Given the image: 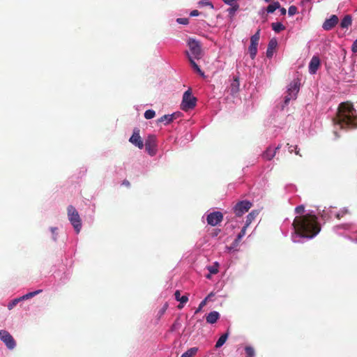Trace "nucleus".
<instances>
[{
	"label": "nucleus",
	"mask_w": 357,
	"mask_h": 357,
	"mask_svg": "<svg viewBox=\"0 0 357 357\" xmlns=\"http://www.w3.org/2000/svg\"><path fill=\"white\" fill-rule=\"evenodd\" d=\"M294 151L296 155H299V156H302L301 154L300 153V150L298 148L297 145L294 146Z\"/></svg>",
	"instance_id": "obj_44"
},
{
	"label": "nucleus",
	"mask_w": 357,
	"mask_h": 357,
	"mask_svg": "<svg viewBox=\"0 0 357 357\" xmlns=\"http://www.w3.org/2000/svg\"><path fill=\"white\" fill-rule=\"evenodd\" d=\"M260 38V29H258L257 32L251 36L250 38V43L255 44L258 45V43Z\"/></svg>",
	"instance_id": "obj_31"
},
{
	"label": "nucleus",
	"mask_w": 357,
	"mask_h": 357,
	"mask_svg": "<svg viewBox=\"0 0 357 357\" xmlns=\"http://www.w3.org/2000/svg\"><path fill=\"white\" fill-rule=\"evenodd\" d=\"M338 22V17L335 15L331 16L329 19H327L324 22L322 27L324 30L329 31L335 26Z\"/></svg>",
	"instance_id": "obj_11"
},
{
	"label": "nucleus",
	"mask_w": 357,
	"mask_h": 357,
	"mask_svg": "<svg viewBox=\"0 0 357 357\" xmlns=\"http://www.w3.org/2000/svg\"><path fill=\"white\" fill-rule=\"evenodd\" d=\"M248 52L250 53L252 59H254L257 53V45L250 43L248 47Z\"/></svg>",
	"instance_id": "obj_28"
},
{
	"label": "nucleus",
	"mask_w": 357,
	"mask_h": 357,
	"mask_svg": "<svg viewBox=\"0 0 357 357\" xmlns=\"http://www.w3.org/2000/svg\"><path fill=\"white\" fill-rule=\"evenodd\" d=\"M245 357H255L256 353L255 349L250 345L245 347Z\"/></svg>",
	"instance_id": "obj_25"
},
{
	"label": "nucleus",
	"mask_w": 357,
	"mask_h": 357,
	"mask_svg": "<svg viewBox=\"0 0 357 357\" xmlns=\"http://www.w3.org/2000/svg\"><path fill=\"white\" fill-rule=\"evenodd\" d=\"M23 301L22 298H21V297L20 298H15L13 299V301H11L8 304V310H12L15 306L17 305V304Z\"/></svg>",
	"instance_id": "obj_34"
},
{
	"label": "nucleus",
	"mask_w": 357,
	"mask_h": 357,
	"mask_svg": "<svg viewBox=\"0 0 357 357\" xmlns=\"http://www.w3.org/2000/svg\"><path fill=\"white\" fill-rule=\"evenodd\" d=\"M298 12L297 7L295 6H291L288 9V14L290 16L294 15Z\"/></svg>",
	"instance_id": "obj_38"
},
{
	"label": "nucleus",
	"mask_w": 357,
	"mask_h": 357,
	"mask_svg": "<svg viewBox=\"0 0 357 357\" xmlns=\"http://www.w3.org/2000/svg\"><path fill=\"white\" fill-rule=\"evenodd\" d=\"M129 142L140 149L144 147V143L139 135V130L138 128L134 129L133 134L129 139Z\"/></svg>",
	"instance_id": "obj_10"
},
{
	"label": "nucleus",
	"mask_w": 357,
	"mask_h": 357,
	"mask_svg": "<svg viewBox=\"0 0 357 357\" xmlns=\"http://www.w3.org/2000/svg\"><path fill=\"white\" fill-rule=\"evenodd\" d=\"M206 299H204L200 303H199V307L198 309L196 310V312H199V310H201V309L206 304Z\"/></svg>",
	"instance_id": "obj_42"
},
{
	"label": "nucleus",
	"mask_w": 357,
	"mask_h": 357,
	"mask_svg": "<svg viewBox=\"0 0 357 357\" xmlns=\"http://www.w3.org/2000/svg\"><path fill=\"white\" fill-rule=\"evenodd\" d=\"M223 335H228V333H224Z\"/></svg>",
	"instance_id": "obj_55"
},
{
	"label": "nucleus",
	"mask_w": 357,
	"mask_h": 357,
	"mask_svg": "<svg viewBox=\"0 0 357 357\" xmlns=\"http://www.w3.org/2000/svg\"><path fill=\"white\" fill-rule=\"evenodd\" d=\"M223 220V214L220 211H214L207 215L206 221L209 225L216 226Z\"/></svg>",
	"instance_id": "obj_8"
},
{
	"label": "nucleus",
	"mask_w": 357,
	"mask_h": 357,
	"mask_svg": "<svg viewBox=\"0 0 357 357\" xmlns=\"http://www.w3.org/2000/svg\"><path fill=\"white\" fill-rule=\"evenodd\" d=\"M176 117V114L174 113L172 114H165L161 116L158 119V122H164L166 121V124H168L173 121L174 119Z\"/></svg>",
	"instance_id": "obj_19"
},
{
	"label": "nucleus",
	"mask_w": 357,
	"mask_h": 357,
	"mask_svg": "<svg viewBox=\"0 0 357 357\" xmlns=\"http://www.w3.org/2000/svg\"><path fill=\"white\" fill-rule=\"evenodd\" d=\"M228 336H220V338L218 340L215 347L219 348L222 347L227 341Z\"/></svg>",
	"instance_id": "obj_35"
},
{
	"label": "nucleus",
	"mask_w": 357,
	"mask_h": 357,
	"mask_svg": "<svg viewBox=\"0 0 357 357\" xmlns=\"http://www.w3.org/2000/svg\"><path fill=\"white\" fill-rule=\"evenodd\" d=\"M281 15H284L286 14L287 10L284 8H280Z\"/></svg>",
	"instance_id": "obj_48"
},
{
	"label": "nucleus",
	"mask_w": 357,
	"mask_h": 357,
	"mask_svg": "<svg viewBox=\"0 0 357 357\" xmlns=\"http://www.w3.org/2000/svg\"><path fill=\"white\" fill-rule=\"evenodd\" d=\"M299 88L300 82L298 80H294L289 84L287 91V95L284 96V105H288L291 100L296 98Z\"/></svg>",
	"instance_id": "obj_5"
},
{
	"label": "nucleus",
	"mask_w": 357,
	"mask_h": 357,
	"mask_svg": "<svg viewBox=\"0 0 357 357\" xmlns=\"http://www.w3.org/2000/svg\"><path fill=\"white\" fill-rule=\"evenodd\" d=\"M174 296L176 301L180 302V304L178 305V308L183 307V304L185 303L188 301V298L187 296H181V293L179 290H176L174 293Z\"/></svg>",
	"instance_id": "obj_17"
},
{
	"label": "nucleus",
	"mask_w": 357,
	"mask_h": 357,
	"mask_svg": "<svg viewBox=\"0 0 357 357\" xmlns=\"http://www.w3.org/2000/svg\"><path fill=\"white\" fill-rule=\"evenodd\" d=\"M240 82L238 77H234L231 81L229 86L228 87V91L232 96H235L239 91Z\"/></svg>",
	"instance_id": "obj_12"
},
{
	"label": "nucleus",
	"mask_w": 357,
	"mask_h": 357,
	"mask_svg": "<svg viewBox=\"0 0 357 357\" xmlns=\"http://www.w3.org/2000/svg\"><path fill=\"white\" fill-rule=\"evenodd\" d=\"M51 230H52V231L53 233H54V231L56 230V228H55V227H52V228H51Z\"/></svg>",
	"instance_id": "obj_53"
},
{
	"label": "nucleus",
	"mask_w": 357,
	"mask_h": 357,
	"mask_svg": "<svg viewBox=\"0 0 357 357\" xmlns=\"http://www.w3.org/2000/svg\"><path fill=\"white\" fill-rule=\"evenodd\" d=\"M278 46V42L275 38H272L270 40L267 50H266V56L268 58H271L273 55V52L275 50Z\"/></svg>",
	"instance_id": "obj_14"
},
{
	"label": "nucleus",
	"mask_w": 357,
	"mask_h": 357,
	"mask_svg": "<svg viewBox=\"0 0 357 357\" xmlns=\"http://www.w3.org/2000/svg\"><path fill=\"white\" fill-rule=\"evenodd\" d=\"M266 2H270L271 0H264Z\"/></svg>",
	"instance_id": "obj_54"
},
{
	"label": "nucleus",
	"mask_w": 357,
	"mask_h": 357,
	"mask_svg": "<svg viewBox=\"0 0 357 357\" xmlns=\"http://www.w3.org/2000/svg\"><path fill=\"white\" fill-rule=\"evenodd\" d=\"M218 267L219 264L218 262H215L213 266H210L207 267V269L210 272L211 274H216L218 273Z\"/></svg>",
	"instance_id": "obj_33"
},
{
	"label": "nucleus",
	"mask_w": 357,
	"mask_h": 357,
	"mask_svg": "<svg viewBox=\"0 0 357 357\" xmlns=\"http://www.w3.org/2000/svg\"><path fill=\"white\" fill-rule=\"evenodd\" d=\"M211 275H212V274H211V273H209L208 275H206V278H208V279H211Z\"/></svg>",
	"instance_id": "obj_52"
},
{
	"label": "nucleus",
	"mask_w": 357,
	"mask_h": 357,
	"mask_svg": "<svg viewBox=\"0 0 357 357\" xmlns=\"http://www.w3.org/2000/svg\"><path fill=\"white\" fill-rule=\"evenodd\" d=\"M281 148V145L279 144L277 147H275V149L274 150L276 151V152Z\"/></svg>",
	"instance_id": "obj_51"
},
{
	"label": "nucleus",
	"mask_w": 357,
	"mask_h": 357,
	"mask_svg": "<svg viewBox=\"0 0 357 357\" xmlns=\"http://www.w3.org/2000/svg\"><path fill=\"white\" fill-rule=\"evenodd\" d=\"M276 154V151L273 150L271 147L266 149V150L263 153L262 157L263 158L271 160H272Z\"/></svg>",
	"instance_id": "obj_18"
},
{
	"label": "nucleus",
	"mask_w": 357,
	"mask_h": 357,
	"mask_svg": "<svg viewBox=\"0 0 357 357\" xmlns=\"http://www.w3.org/2000/svg\"><path fill=\"white\" fill-rule=\"evenodd\" d=\"M304 210H305L304 206L300 205V206H298L297 207H296L295 212H296V213L301 214L304 212Z\"/></svg>",
	"instance_id": "obj_39"
},
{
	"label": "nucleus",
	"mask_w": 357,
	"mask_h": 357,
	"mask_svg": "<svg viewBox=\"0 0 357 357\" xmlns=\"http://www.w3.org/2000/svg\"><path fill=\"white\" fill-rule=\"evenodd\" d=\"M0 335H10L8 332L1 330L0 331Z\"/></svg>",
	"instance_id": "obj_50"
},
{
	"label": "nucleus",
	"mask_w": 357,
	"mask_h": 357,
	"mask_svg": "<svg viewBox=\"0 0 357 357\" xmlns=\"http://www.w3.org/2000/svg\"><path fill=\"white\" fill-rule=\"evenodd\" d=\"M351 51L354 53L357 52V39L353 43L351 46Z\"/></svg>",
	"instance_id": "obj_41"
},
{
	"label": "nucleus",
	"mask_w": 357,
	"mask_h": 357,
	"mask_svg": "<svg viewBox=\"0 0 357 357\" xmlns=\"http://www.w3.org/2000/svg\"><path fill=\"white\" fill-rule=\"evenodd\" d=\"M176 22L181 24H188L189 23L188 18H178Z\"/></svg>",
	"instance_id": "obj_40"
},
{
	"label": "nucleus",
	"mask_w": 357,
	"mask_h": 357,
	"mask_svg": "<svg viewBox=\"0 0 357 357\" xmlns=\"http://www.w3.org/2000/svg\"><path fill=\"white\" fill-rule=\"evenodd\" d=\"M188 45L190 48V52H188L192 59H201L202 50L200 43L193 38H190L188 42Z\"/></svg>",
	"instance_id": "obj_6"
},
{
	"label": "nucleus",
	"mask_w": 357,
	"mask_h": 357,
	"mask_svg": "<svg viewBox=\"0 0 357 357\" xmlns=\"http://www.w3.org/2000/svg\"><path fill=\"white\" fill-rule=\"evenodd\" d=\"M258 214L259 212L256 210H254L252 212H250L246 217V222L245 225H246V227H248L251 224L252 220L258 215Z\"/></svg>",
	"instance_id": "obj_23"
},
{
	"label": "nucleus",
	"mask_w": 357,
	"mask_h": 357,
	"mask_svg": "<svg viewBox=\"0 0 357 357\" xmlns=\"http://www.w3.org/2000/svg\"><path fill=\"white\" fill-rule=\"evenodd\" d=\"M231 7L227 9L229 15L230 17H234L235 15L236 11H237L239 8V6L237 3H233L232 5H230Z\"/></svg>",
	"instance_id": "obj_29"
},
{
	"label": "nucleus",
	"mask_w": 357,
	"mask_h": 357,
	"mask_svg": "<svg viewBox=\"0 0 357 357\" xmlns=\"http://www.w3.org/2000/svg\"><path fill=\"white\" fill-rule=\"evenodd\" d=\"M280 8V4L278 1H274L273 3H271L266 8V11L268 13H273L275 10Z\"/></svg>",
	"instance_id": "obj_27"
},
{
	"label": "nucleus",
	"mask_w": 357,
	"mask_h": 357,
	"mask_svg": "<svg viewBox=\"0 0 357 357\" xmlns=\"http://www.w3.org/2000/svg\"><path fill=\"white\" fill-rule=\"evenodd\" d=\"M185 54L194 70L200 75L204 76V72L200 69L199 66L195 63V61H194L195 59H192V57L190 55L188 51L185 52Z\"/></svg>",
	"instance_id": "obj_16"
},
{
	"label": "nucleus",
	"mask_w": 357,
	"mask_h": 357,
	"mask_svg": "<svg viewBox=\"0 0 357 357\" xmlns=\"http://www.w3.org/2000/svg\"><path fill=\"white\" fill-rule=\"evenodd\" d=\"M1 341L6 345L9 349L15 348L16 343L13 336H0Z\"/></svg>",
	"instance_id": "obj_15"
},
{
	"label": "nucleus",
	"mask_w": 357,
	"mask_h": 357,
	"mask_svg": "<svg viewBox=\"0 0 357 357\" xmlns=\"http://www.w3.org/2000/svg\"><path fill=\"white\" fill-rule=\"evenodd\" d=\"M155 116V112L153 109H148L144 113V117L146 119H151Z\"/></svg>",
	"instance_id": "obj_36"
},
{
	"label": "nucleus",
	"mask_w": 357,
	"mask_h": 357,
	"mask_svg": "<svg viewBox=\"0 0 357 357\" xmlns=\"http://www.w3.org/2000/svg\"><path fill=\"white\" fill-rule=\"evenodd\" d=\"M199 12L197 10H193L192 11H191V13H190V15L191 17H195V16H198L199 15Z\"/></svg>",
	"instance_id": "obj_43"
},
{
	"label": "nucleus",
	"mask_w": 357,
	"mask_h": 357,
	"mask_svg": "<svg viewBox=\"0 0 357 357\" xmlns=\"http://www.w3.org/2000/svg\"><path fill=\"white\" fill-rule=\"evenodd\" d=\"M67 213L69 221L74 227L75 231L79 233L82 228V220L76 208L70 205L67 208Z\"/></svg>",
	"instance_id": "obj_3"
},
{
	"label": "nucleus",
	"mask_w": 357,
	"mask_h": 357,
	"mask_svg": "<svg viewBox=\"0 0 357 357\" xmlns=\"http://www.w3.org/2000/svg\"><path fill=\"white\" fill-rule=\"evenodd\" d=\"M145 148L149 155H153L156 151V137L154 135H149L145 142Z\"/></svg>",
	"instance_id": "obj_9"
},
{
	"label": "nucleus",
	"mask_w": 357,
	"mask_h": 357,
	"mask_svg": "<svg viewBox=\"0 0 357 357\" xmlns=\"http://www.w3.org/2000/svg\"><path fill=\"white\" fill-rule=\"evenodd\" d=\"M220 232V229H214V232L212 233L213 236H216Z\"/></svg>",
	"instance_id": "obj_47"
},
{
	"label": "nucleus",
	"mask_w": 357,
	"mask_h": 357,
	"mask_svg": "<svg viewBox=\"0 0 357 357\" xmlns=\"http://www.w3.org/2000/svg\"><path fill=\"white\" fill-rule=\"evenodd\" d=\"M168 307V304L166 303L165 305L158 311L157 314L155 315L156 319L160 320V319L165 314L167 309Z\"/></svg>",
	"instance_id": "obj_30"
},
{
	"label": "nucleus",
	"mask_w": 357,
	"mask_h": 357,
	"mask_svg": "<svg viewBox=\"0 0 357 357\" xmlns=\"http://www.w3.org/2000/svg\"><path fill=\"white\" fill-rule=\"evenodd\" d=\"M198 351L197 347H191L190 349H188L185 352H184L181 357H193L195 356Z\"/></svg>",
	"instance_id": "obj_24"
},
{
	"label": "nucleus",
	"mask_w": 357,
	"mask_h": 357,
	"mask_svg": "<svg viewBox=\"0 0 357 357\" xmlns=\"http://www.w3.org/2000/svg\"><path fill=\"white\" fill-rule=\"evenodd\" d=\"M122 185H125L127 188H129L130 186V183L128 180H123L122 182Z\"/></svg>",
	"instance_id": "obj_45"
},
{
	"label": "nucleus",
	"mask_w": 357,
	"mask_h": 357,
	"mask_svg": "<svg viewBox=\"0 0 357 357\" xmlns=\"http://www.w3.org/2000/svg\"><path fill=\"white\" fill-rule=\"evenodd\" d=\"M198 3L199 6H209L211 9H213L214 8L213 3L209 0H202Z\"/></svg>",
	"instance_id": "obj_37"
},
{
	"label": "nucleus",
	"mask_w": 357,
	"mask_h": 357,
	"mask_svg": "<svg viewBox=\"0 0 357 357\" xmlns=\"http://www.w3.org/2000/svg\"><path fill=\"white\" fill-rule=\"evenodd\" d=\"M197 98L192 95L190 89L187 90L183 95L181 109L184 111L193 109L196 106Z\"/></svg>",
	"instance_id": "obj_4"
},
{
	"label": "nucleus",
	"mask_w": 357,
	"mask_h": 357,
	"mask_svg": "<svg viewBox=\"0 0 357 357\" xmlns=\"http://www.w3.org/2000/svg\"><path fill=\"white\" fill-rule=\"evenodd\" d=\"M292 238L296 236L310 239L316 236L321 231L318 218L311 213L296 216L292 222Z\"/></svg>",
	"instance_id": "obj_1"
},
{
	"label": "nucleus",
	"mask_w": 357,
	"mask_h": 357,
	"mask_svg": "<svg viewBox=\"0 0 357 357\" xmlns=\"http://www.w3.org/2000/svg\"><path fill=\"white\" fill-rule=\"evenodd\" d=\"M334 124L340 128L357 127V114L351 103L345 102L339 105L336 116L333 119Z\"/></svg>",
	"instance_id": "obj_2"
},
{
	"label": "nucleus",
	"mask_w": 357,
	"mask_h": 357,
	"mask_svg": "<svg viewBox=\"0 0 357 357\" xmlns=\"http://www.w3.org/2000/svg\"><path fill=\"white\" fill-rule=\"evenodd\" d=\"M320 66V60L317 56H313L309 63V72L310 74H315Z\"/></svg>",
	"instance_id": "obj_13"
},
{
	"label": "nucleus",
	"mask_w": 357,
	"mask_h": 357,
	"mask_svg": "<svg viewBox=\"0 0 357 357\" xmlns=\"http://www.w3.org/2000/svg\"><path fill=\"white\" fill-rule=\"evenodd\" d=\"M252 206V204L250 201L243 200L236 203L234 206L233 210L236 216L241 217L248 212Z\"/></svg>",
	"instance_id": "obj_7"
},
{
	"label": "nucleus",
	"mask_w": 357,
	"mask_h": 357,
	"mask_svg": "<svg viewBox=\"0 0 357 357\" xmlns=\"http://www.w3.org/2000/svg\"><path fill=\"white\" fill-rule=\"evenodd\" d=\"M40 292H42L41 289L36 290V291H34L32 292H29V293L21 296V298H22L23 301L26 300V299H29V298H31L35 296L36 295L40 294Z\"/></svg>",
	"instance_id": "obj_32"
},
{
	"label": "nucleus",
	"mask_w": 357,
	"mask_h": 357,
	"mask_svg": "<svg viewBox=\"0 0 357 357\" xmlns=\"http://www.w3.org/2000/svg\"><path fill=\"white\" fill-rule=\"evenodd\" d=\"M247 227H246V225H244V227L241 229V231L237 235L236 238L233 242L234 247L237 246L239 244L240 241H241L242 238L245 235Z\"/></svg>",
	"instance_id": "obj_21"
},
{
	"label": "nucleus",
	"mask_w": 357,
	"mask_h": 357,
	"mask_svg": "<svg viewBox=\"0 0 357 357\" xmlns=\"http://www.w3.org/2000/svg\"><path fill=\"white\" fill-rule=\"evenodd\" d=\"M287 146H288L289 152L291 153L294 150V146L292 145H290L289 143L287 144Z\"/></svg>",
	"instance_id": "obj_46"
},
{
	"label": "nucleus",
	"mask_w": 357,
	"mask_h": 357,
	"mask_svg": "<svg viewBox=\"0 0 357 357\" xmlns=\"http://www.w3.org/2000/svg\"><path fill=\"white\" fill-rule=\"evenodd\" d=\"M219 318V313L213 311L210 312L206 317V321L210 324H214Z\"/></svg>",
	"instance_id": "obj_20"
},
{
	"label": "nucleus",
	"mask_w": 357,
	"mask_h": 357,
	"mask_svg": "<svg viewBox=\"0 0 357 357\" xmlns=\"http://www.w3.org/2000/svg\"><path fill=\"white\" fill-rule=\"evenodd\" d=\"M213 296H214V294L213 292L210 293L206 298L205 299H206V301L208 300H209Z\"/></svg>",
	"instance_id": "obj_49"
},
{
	"label": "nucleus",
	"mask_w": 357,
	"mask_h": 357,
	"mask_svg": "<svg viewBox=\"0 0 357 357\" xmlns=\"http://www.w3.org/2000/svg\"><path fill=\"white\" fill-rule=\"evenodd\" d=\"M352 19L349 15H345L340 22L342 28H348L351 25Z\"/></svg>",
	"instance_id": "obj_22"
},
{
	"label": "nucleus",
	"mask_w": 357,
	"mask_h": 357,
	"mask_svg": "<svg viewBox=\"0 0 357 357\" xmlns=\"http://www.w3.org/2000/svg\"><path fill=\"white\" fill-rule=\"evenodd\" d=\"M271 27L276 33H280L285 29V26L281 22H273L271 24Z\"/></svg>",
	"instance_id": "obj_26"
}]
</instances>
